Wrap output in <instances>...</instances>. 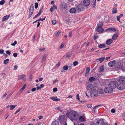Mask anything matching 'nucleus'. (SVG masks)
<instances>
[{
  "label": "nucleus",
  "instance_id": "1",
  "mask_svg": "<svg viewBox=\"0 0 125 125\" xmlns=\"http://www.w3.org/2000/svg\"><path fill=\"white\" fill-rule=\"evenodd\" d=\"M66 115L73 122L77 120L79 116V114L77 111L72 110L68 111Z\"/></svg>",
  "mask_w": 125,
  "mask_h": 125
},
{
  "label": "nucleus",
  "instance_id": "2",
  "mask_svg": "<svg viewBox=\"0 0 125 125\" xmlns=\"http://www.w3.org/2000/svg\"><path fill=\"white\" fill-rule=\"evenodd\" d=\"M115 64V67L116 69L119 70L121 69L122 70H123V66L124 64L123 62H119L117 63L116 62V63Z\"/></svg>",
  "mask_w": 125,
  "mask_h": 125
},
{
  "label": "nucleus",
  "instance_id": "3",
  "mask_svg": "<svg viewBox=\"0 0 125 125\" xmlns=\"http://www.w3.org/2000/svg\"><path fill=\"white\" fill-rule=\"evenodd\" d=\"M118 83L116 81H112L110 82L108 85V86L113 89L116 87Z\"/></svg>",
  "mask_w": 125,
  "mask_h": 125
},
{
  "label": "nucleus",
  "instance_id": "4",
  "mask_svg": "<svg viewBox=\"0 0 125 125\" xmlns=\"http://www.w3.org/2000/svg\"><path fill=\"white\" fill-rule=\"evenodd\" d=\"M98 92L97 90L95 89L92 90L90 93L91 96L93 97H95L98 95Z\"/></svg>",
  "mask_w": 125,
  "mask_h": 125
},
{
  "label": "nucleus",
  "instance_id": "5",
  "mask_svg": "<svg viewBox=\"0 0 125 125\" xmlns=\"http://www.w3.org/2000/svg\"><path fill=\"white\" fill-rule=\"evenodd\" d=\"M34 10V6L33 4L31 5V6L30 8L29 9V15L28 16V19L30 18L31 17V15L33 14V12Z\"/></svg>",
  "mask_w": 125,
  "mask_h": 125
},
{
  "label": "nucleus",
  "instance_id": "6",
  "mask_svg": "<svg viewBox=\"0 0 125 125\" xmlns=\"http://www.w3.org/2000/svg\"><path fill=\"white\" fill-rule=\"evenodd\" d=\"M83 6L81 4L78 5L77 7V10L78 11H81L83 10L84 8Z\"/></svg>",
  "mask_w": 125,
  "mask_h": 125
},
{
  "label": "nucleus",
  "instance_id": "7",
  "mask_svg": "<svg viewBox=\"0 0 125 125\" xmlns=\"http://www.w3.org/2000/svg\"><path fill=\"white\" fill-rule=\"evenodd\" d=\"M90 4V0H84L83 2V5L84 7L88 6Z\"/></svg>",
  "mask_w": 125,
  "mask_h": 125
},
{
  "label": "nucleus",
  "instance_id": "8",
  "mask_svg": "<svg viewBox=\"0 0 125 125\" xmlns=\"http://www.w3.org/2000/svg\"><path fill=\"white\" fill-rule=\"evenodd\" d=\"M116 63V61L114 60L111 61L109 62L108 63V65L110 67H115Z\"/></svg>",
  "mask_w": 125,
  "mask_h": 125
},
{
  "label": "nucleus",
  "instance_id": "9",
  "mask_svg": "<svg viewBox=\"0 0 125 125\" xmlns=\"http://www.w3.org/2000/svg\"><path fill=\"white\" fill-rule=\"evenodd\" d=\"M65 117V116L64 115H61L59 117L58 119L60 123H62L66 121Z\"/></svg>",
  "mask_w": 125,
  "mask_h": 125
},
{
  "label": "nucleus",
  "instance_id": "10",
  "mask_svg": "<svg viewBox=\"0 0 125 125\" xmlns=\"http://www.w3.org/2000/svg\"><path fill=\"white\" fill-rule=\"evenodd\" d=\"M117 81L121 83L125 84V77H119L117 78Z\"/></svg>",
  "mask_w": 125,
  "mask_h": 125
},
{
  "label": "nucleus",
  "instance_id": "11",
  "mask_svg": "<svg viewBox=\"0 0 125 125\" xmlns=\"http://www.w3.org/2000/svg\"><path fill=\"white\" fill-rule=\"evenodd\" d=\"M117 88L119 90L124 89H125V84L121 83L118 85Z\"/></svg>",
  "mask_w": 125,
  "mask_h": 125
},
{
  "label": "nucleus",
  "instance_id": "12",
  "mask_svg": "<svg viewBox=\"0 0 125 125\" xmlns=\"http://www.w3.org/2000/svg\"><path fill=\"white\" fill-rule=\"evenodd\" d=\"M104 91L106 93H111L113 92V89L109 87H108L105 88L104 89Z\"/></svg>",
  "mask_w": 125,
  "mask_h": 125
},
{
  "label": "nucleus",
  "instance_id": "13",
  "mask_svg": "<svg viewBox=\"0 0 125 125\" xmlns=\"http://www.w3.org/2000/svg\"><path fill=\"white\" fill-rule=\"evenodd\" d=\"M103 124L104 121L103 119H101L97 121L95 125H103Z\"/></svg>",
  "mask_w": 125,
  "mask_h": 125
},
{
  "label": "nucleus",
  "instance_id": "14",
  "mask_svg": "<svg viewBox=\"0 0 125 125\" xmlns=\"http://www.w3.org/2000/svg\"><path fill=\"white\" fill-rule=\"evenodd\" d=\"M18 79L19 80L22 79L24 81H25L26 80V76L25 74L20 75L18 77Z\"/></svg>",
  "mask_w": 125,
  "mask_h": 125
},
{
  "label": "nucleus",
  "instance_id": "15",
  "mask_svg": "<svg viewBox=\"0 0 125 125\" xmlns=\"http://www.w3.org/2000/svg\"><path fill=\"white\" fill-rule=\"evenodd\" d=\"M67 7V5L66 3L64 2H63L61 5L60 8L61 9H66Z\"/></svg>",
  "mask_w": 125,
  "mask_h": 125
},
{
  "label": "nucleus",
  "instance_id": "16",
  "mask_svg": "<svg viewBox=\"0 0 125 125\" xmlns=\"http://www.w3.org/2000/svg\"><path fill=\"white\" fill-rule=\"evenodd\" d=\"M116 31L115 29L114 28H109L106 29L105 31L107 32H115Z\"/></svg>",
  "mask_w": 125,
  "mask_h": 125
},
{
  "label": "nucleus",
  "instance_id": "17",
  "mask_svg": "<svg viewBox=\"0 0 125 125\" xmlns=\"http://www.w3.org/2000/svg\"><path fill=\"white\" fill-rule=\"evenodd\" d=\"M92 88V84L91 83H88L87 84V90H88Z\"/></svg>",
  "mask_w": 125,
  "mask_h": 125
},
{
  "label": "nucleus",
  "instance_id": "18",
  "mask_svg": "<svg viewBox=\"0 0 125 125\" xmlns=\"http://www.w3.org/2000/svg\"><path fill=\"white\" fill-rule=\"evenodd\" d=\"M113 40L111 39H108L106 41L105 43L107 45H109L113 42Z\"/></svg>",
  "mask_w": 125,
  "mask_h": 125
},
{
  "label": "nucleus",
  "instance_id": "19",
  "mask_svg": "<svg viewBox=\"0 0 125 125\" xmlns=\"http://www.w3.org/2000/svg\"><path fill=\"white\" fill-rule=\"evenodd\" d=\"M97 29H96V31L99 32H101L104 31V29L102 27H97Z\"/></svg>",
  "mask_w": 125,
  "mask_h": 125
},
{
  "label": "nucleus",
  "instance_id": "20",
  "mask_svg": "<svg viewBox=\"0 0 125 125\" xmlns=\"http://www.w3.org/2000/svg\"><path fill=\"white\" fill-rule=\"evenodd\" d=\"M10 14L8 15H6L2 19V21H4L6 20H7L10 17Z\"/></svg>",
  "mask_w": 125,
  "mask_h": 125
},
{
  "label": "nucleus",
  "instance_id": "21",
  "mask_svg": "<svg viewBox=\"0 0 125 125\" xmlns=\"http://www.w3.org/2000/svg\"><path fill=\"white\" fill-rule=\"evenodd\" d=\"M76 11V9L75 8H72L70 9L69 12L71 13H75Z\"/></svg>",
  "mask_w": 125,
  "mask_h": 125
},
{
  "label": "nucleus",
  "instance_id": "22",
  "mask_svg": "<svg viewBox=\"0 0 125 125\" xmlns=\"http://www.w3.org/2000/svg\"><path fill=\"white\" fill-rule=\"evenodd\" d=\"M59 122L56 120H54L52 122L51 125H59Z\"/></svg>",
  "mask_w": 125,
  "mask_h": 125
},
{
  "label": "nucleus",
  "instance_id": "23",
  "mask_svg": "<svg viewBox=\"0 0 125 125\" xmlns=\"http://www.w3.org/2000/svg\"><path fill=\"white\" fill-rule=\"evenodd\" d=\"M79 120L80 122H84L85 121V119L84 116H80L79 117Z\"/></svg>",
  "mask_w": 125,
  "mask_h": 125
},
{
  "label": "nucleus",
  "instance_id": "24",
  "mask_svg": "<svg viewBox=\"0 0 125 125\" xmlns=\"http://www.w3.org/2000/svg\"><path fill=\"white\" fill-rule=\"evenodd\" d=\"M118 36V34H114L113 35L112 38V39L114 40H115L117 38Z\"/></svg>",
  "mask_w": 125,
  "mask_h": 125
},
{
  "label": "nucleus",
  "instance_id": "25",
  "mask_svg": "<svg viewBox=\"0 0 125 125\" xmlns=\"http://www.w3.org/2000/svg\"><path fill=\"white\" fill-rule=\"evenodd\" d=\"M117 11V9L115 8H114L113 9V10L112 11V13L113 14L116 13Z\"/></svg>",
  "mask_w": 125,
  "mask_h": 125
},
{
  "label": "nucleus",
  "instance_id": "26",
  "mask_svg": "<svg viewBox=\"0 0 125 125\" xmlns=\"http://www.w3.org/2000/svg\"><path fill=\"white\" fill-rule=\"evenodd\" d=\"M105 47L106 46L104 44H100L99 45H98V47L102 48H105Z\"/></svg>",
  "mask_w": 125,
  "mask_h": 125
},
{
  "label": "nucleus",
  "instance_id": "27",
  "mask_svg": "<svg viewBox=\"0 0 125 125\" xmlns=\"http://www.w3.org/2000/svg\"><path fill=\"white\" fill-rule=\"evenodd\" d=\"M50 98L54 101H57L60 100V99H58L57 97H51Z\"/></svg>",
  "mask_w": 125,
  "mask_h": 125
},
{
  "label": "nucleus",
  "instance_id": "28",
  "mask_svg": "<svg viewBox=\"0 0 125 125\" xmlns=\"http://www.w3.org/2000/svg\"><path fill=\"white\" fill-rule=\"evenodd\" d=\"M96 3V0H93L92 3V6L94 8H95Z\"/></svg>",
  "mask_w": 125,
  "mask_h": 125
},
{
  "label": "nucleus",
  "instance_id": "29",
  "mask_svg": "<svg viewBox=\"0 0 125 125\" xmlns=\"http://www.w3.org/2000/svg\"><path fill=\"white\" fill-rule=\"evenodd\" d=\"M101 106V105H99L96 106L95 107L93 108V111L95 112V109L96 108H97L98 107H100Z\"/></svg>",
  "mask_w": 125,
  "mask_h": 125
},
{
  "label": "nucleus",
  "instance_id": "30",
  "mask_svg": "<svg viewBox=\"0 0 125 125\" xmlns=\"http://www.w3.org/2000/svg\"><path fill=\"white\" fill-rule=\"evenodd\" d=\"M72 53L71 52H68L67 53L66 57V58H69L71 56Z\"/></svg>",
  "mask_w": 125,
  "mask_h": 125
},
{
  "label": "nucleus",
  "instance_id": "31",
  "mask_svg": "<svg viewBox=\"0 0 125 125\" xmlns=\"http://www.w3.org/2000/svg\"><path fill=\"white\" fill-rule=\"evenodd\" d=\"M105 58L104 57H102L101 58H99L97 60H98L100 63H101L104 61Z\"/></svg>",
  "mask_w": 125,
  "mask_h": 125
},
{
  "label": "nucleus",
  "instance_id": "32",
  "mask_svg": "<svg viewBox=\"0 0 125 125\" xmlns=\"http://www.w3.org/2000/svg\"><path fill=\"white\" fill-rule=\"evenodd\" d=\"M103 23L102 22H100L97 24V27H102V26L103 25Z\"/></svg>",
  "mask_w": 125,
  "mask_h": 125
},
{
  "label": "nucleus",
  "instance_id": "33",
  "mask_svg": "<svg viewBox=\"0 0 125 125\" xmlns=\"http://www.w3.org/2000/svg\"><path fill=\"white\" fill-rule=\"evenodd\" d=\"M44 6L43 5L40 8V10L38 12V13L41 14V13L42 12L43 10L42 9L44 8Z\"/></svg>",
  "mask_w": 125,
  "mask_h": 125
},
{
  "label": "nucleus",
  "instance_id": "34",
  "mask_svg": "<svg viewBox=\"0 0 125 125\" xmlns=\"http://www.w3.org/2000/svg\"><path fill=\"white\" fill-rule=\"evenodd\" d=\"M65 23L66 26H68L70 24V21L68 20H65Z\"/></svg>",
  "mask_w": 125,
  "mask_h": 125
},
{
  "label": "nucleus",
  "instance_id": "35",
  "mask_svg": "<svg viewBox=\"0 0 125 125\" xmlns=\"http://www.w3.org/2000/svg\"><path fill=\"white\" fill-rule=\"evenodd\" d=\"M104 65L101 66L98 69L99 70H104Z\"/></svg>",
  "mask_w": 125,
  "mask_h": 125
},
{
  "label": "nucleus",
  "instance_id": "36",
  "mask_svg": "<svg viewBox=\"0 0 125 125\" xmlns=\"http://www.w3.org/2000/svg\"><path fill=\"white\" fill-rule=\"evenodd\" d=\"M47 57V55L46 54H45L43 56V57L42 58V61H41V62H42V61L43 62L44 61L45 59Z\"/></svg>",
  "mask_w": 125,
  "mask_h": 125
},
{
  "label": "nucleus",
  "instance_id": "37",
  "mask_svg": "<svg viewBox=\"0 0 125 125\" xmlns=\"http://www.w3.org/2000/svg\"><path fill=\"white\" fill-rule=\"evenodd\" d=\"M95 78L94 77H91L89 78V81L90 82H93L95 81Z\"/></svg>",
  "mask_w": 125,
  "mask_h": 125
},
{
  "label": "nucleus",
  "instance_id": "38",
  "mask_svg": "<svg viewBox=\"0 0 125 125\" xmlns=\"http://www.w3.org/2000/svg\"><path fill=\"white\" fill-rule=\"evenodd\" d=\"M26 86V85L25 84L21 88V89L20 90V91H21V92H22L24 89L25 88Z\"/></svg>",
  "mask_w": 125,
  "mask_h": 125
},
{
  "label": "nucleus",
  "instance_id": "39",
  "mask_svg": "<svg viewBox=\"0 0 125 125\" xmlns=\"http://www.w3.org/2000/svg\"><path fill=\"white\" fill-rule=\"evenodd\" d=\"M9 59H7L4 61V63L5 64H7L9 62Z\"/></svg>",
  "mask_w": 125,
  "mask_h": 125
},
{
  "label": "nucleus",
  "instance_id": "40",
  "mask_svg": "<svg viewBox=\"0 0 125 125\" xmlns=\"http://www.w3.org/2000/svg\"><path fill=\"white\" fill-rule=\"evenodd\" d=\"M17 105H11L10 106V109L11 110H13L16 106Z\"/></svg>",
  "mask_w": 125,
  "mask_h": 125
},
{
  "label": "nucleus",
  "instance_id": "41",
  "mask_svg": "<svg viewBox=\"0 0 125 125\" xmlns=\"http://www.w3.org/2000/svg\"><path fill=\"white\" fill-rule=\"evenodd\" d=\"M5 2L4 0H2L0 1V4L1 5L3 4Z\"/></svg>",
  "mask_w": 125,
  "mask_h": 125
},
{
  "label": "nucleus",
  "instance_id": "42",
  "mask_svg": "<svg viewBox=\"0 0 125 125\" xmlns=\"http://www.w3.org/2000/svg\"><path fill=\"white\" fill-rule=\"evenodd\" d=\"M61 33V31H58L56 33V36L57 37L58 36H59V34Z\"/></svg>",
  "mask_w": 125,
  "mask_h": 125
},
{
  "label": "nucleus",
  "instance_id": "43",
  "mask_svg": "<svg viewBox=\"0 0 125 125\" xmlns=\"http://www.w3.org/2000/svg\"><path fill=\"white\" fill-rule=\"evenodd\" d=\"M68 68V67L67 66H64L63 67V69L65 70H67Z\"/></svg>",
  "mask_w": 125,
  "mask_h": 125
},
{
  "label": "nucleus",
  "instance_id": "44",
  "mask_svg": "<svg viewBox=\"0 0 125 125\" xmlns=\"http://www.w3.org/2000/svg\"><path fill=\"white\" fill-rule=\"evenodd\" d=\"M78 62L77 61H75L73 63V65L74 66H76L78 64Z\"/></svg>",
  "mask_w": 125,
  "mask_h": 125
},
{
  "label": "nucleus",
  "instance_id": "45",
  "mask_svg": "<svg viewBox=\"0 0 125 125\" xmlns=\"http://www.w3.org/2000/svg\"><path fill=\"white\" fill-rule=\"evenodd\" d=\"M41 14H39V13H38V14H37V15H35L33 18V19H35L36 18H37V17H38L39 15H40Z\"/></svg>",
  "mask_w": 125,
  "mask_h": 125
},
{
  "label": "nucleus",
  "instance_id": "46",
  "mask_svg": "<svg viewBox=\"0 0 125 125\" xmlns=\"http://www.w3.org/2000/svg\"><path fill=\"white\" fill-rule=\"evenodd\" d=\"M38 6V4L37 2H36L35 3V8L36 9H37Z\"/></svg>",
  "mask_w": 125,
  "mask_h": 125
},
{
  "label": "nucleus",
  "instance_id": "47",
  "mask_svg": "<svg viewBox=\"0 0 125 125\" xmlns=\"http://www.w3.org/2000/svg\"><path fill=\"white\" fill-rule=\"evenodd\" d=\"M56 109H57L59 110L60 112H62V110L61 109L60 107H56Z\"/></svg>",
  "mask_w": 125,
  "mask_h": 125
},
{
  "label": "nucleus",
  "instance_id": "48",
  "mask_svg": "<svg viewBox=\"0 0 125 125\" xmlns=\"http://www.w3.org/2000/svg\"><path fill=\"white\" fill-rule=\"evenodd\" d=\"M56 20H53L52 22V24L53 25L55 24L56 23Z\"/></svg>",
  "mask_w": 125,
  "mask_h": 125
},
{
  "label": "nucleus",
  "instance_id": "49",
  "mask_svg": "<svg viewBox=\"0 0 125 125\" xmlns=\"http://www.w3.org/2000/svg\"><path fill=\"white\" fill-rule=\"evenodd\" d=\"M57 91V89L56 88H54L53 89V91L54 92H55Z\"/></svg>",
  "mask_w": 125,
  "mask_h": 125
},
{
  "label": "nucleus",
  "instance_id": "50",
  "mask_svg": "<svg viewBox=\"0 0 125 125\" xmlns=\"http://www.w3.org/2000/svg\"><path fill=\"white\" fill-rule=\"evenodd\" d=\"M13 55L14 57H16L17 56L18 54L16 53H13Z\"/></svg>",
  "mask_w": 125,
  "mask_h": 125
},
{
  "label": "nucleus",
  "instance_id": "51",
  "mask_svg": "<svg viewBox=\"0 0 125 125\" xmlns=\"http://www.w3.org/2000/svg\"><path fill=\"white\" fill-rule=\"evenodd\" d=\"M52 8H53V9H57V6H56L55 5H54L52 7Z\"/></svg>",
  "mask_w": 125,
  "mask_h": 125
},
{
  "label": "nucleus",
  "instance_id": "52",
  "mask_svg": "<svg viewBox=\"0 0 125 125\" xmlns=\"http://www.w3.org/2000/svg\"><path fill=\"white\" fill-rule=\"evenodd\" d=\"M14 70H15L17 68L18 66L16 65L14 66Z\"/></svg>",
  "mask_w": 125,
  "mask_h": 125
},
{
  "label": "nucleus",
  "instance_id": "53",
  "mask_svg": "<svg viewBox=\"0 0 125 125\" xmlns=\"http://www.w3.org/2000/svg\"><path fill=\"white\" fill-rule=\"evenodd\" d=\"M61 64L60 62H58V63L56 64V66L58 67Z\"/></svg>",
  "mask_w": 125,
  "mask_h": 125
},
{
  "label": "nucleus",
  "instance_id": "54",
  "mask_svg": "<svg viewBox=\"0 0 125 125\" xmlns=\"http://www.w3.org/2000/svg\"><path fill=\"white\" fill-rule=\"evenodd\" d=\"M58 81L57 79L55 80L53 82V84H55L56 82H58Z\"/></svg>",
  "mask_w": 125,
  "mask_h": 125
},
{
  "label": "nucleus",
  "instance_id": "55",
  "mask_svg": "<svg viewBox=\"0 0 125 125\" xmlns=\"http://www.w3.org/2000/svg\"><path fill=\"white\" fill-rule=\"evenodd\" d=\"M76 99L78 100H79L80 99V98L79 97V95L78 94H77Z\"/></svg>",
  "mask_w": 125,
  "mask_h": 125
},
{
  "label": "nucleus",
  "instance_id": "56",
  "mask_svg": "<svg viewBox=\"0 0 125 125\" xmlns=\"http://www.w3.org/2000/svg\"><path fill=\"white\" fill-rule=\"evenodd\" d=\"M45 49V48H43L42 49H40L39 50L40 52H43L44 51Z\"/></svg>",
  "mask_w": 125,
  "mask_h": 125
},
{
  "label": "nucleus",
  "instance_id": "57",
  "mask_svg": "<svg viewBox=\"0 0 125 125\" xmlns=\"http://www.w3.org/2000/svg\"><path fill=\"white\" fill-rule=\"evenodd\" d=\"M2 75H3V76L2 77V78L4 79H5L6 78V75L5 74H2Z\"/></svg>",
  "mask_w": 125,
  "mask_h": 125
},
{
  "label": "nucleus",
  "instance_id": "58",
  "mask_svg": "<svg viewBox=\"0 0 125 125\" xmlns=\"http://www.w3.org/2000/svg\"><path fill=\"white\" fill-rule=\"evenodd\" d=\"M4 50L2 49H0V53L3 54V53Z\"/></svg>",
  "mask_w": 125,
  "mask_h": 125
},
{
  "label": "nucleus",
  "instance_id": "59",
  "mask_svg": "<svg viewBox=\"0 0 125 125\" xmlns=\"http://www.w3.org/2000/svg\"><path fill=\"white\" fill-rule=\"evenodd\" d=\"M72 31H71L69 33V36L70 37H72Z\"/></svg>",
  "mask_w": 125,
  "mask_h": 125
},
{
  "label": "nucleus",
  "instance_id": "60",
  "mask_svg": "<svg viewBox=\"0 0 125 125\" xmlns=\"http://www.w3.org/2000/svg\"><path fill=\"white\" fill-rule=\"evenodd\" d=\"M6 53L10 55L11 54V53L8 50L7 51H6Z\"/></svg>",
  "mask_w": 125,
  "mask_h": 125
},
{
  "label": "nucleus",
  "instance_id": "61",
  "mask_svg": "<svg viewBox=\"0 0 125 125\" xmlns=\"http://www.w3.org/2000/svg\"><path fill=\"white\" fill-rule=\"evenodd\" d=\"M100 94H102L103 93V90L102 89H101L100 90V91H99Z\"/></svg>",
  "mask_w": 125,
  "mask_h": 125
},
{
  "label": "nucleus",
  "instance_id": "62",
  "mask_svg": "<svg viewBox=\"0 0 125 125\" xmlns=\"http://www.w3.org/2000/svg\"><path fill=\"white\" fill-rule=\"evenodd\" d=\"M7 94V93H5V94L2 97V98H4L6 97V96Z\"/></svg>",
  "mask_w": 125,
  "mask_h": 125
},
{
  "label": "nucleus",
  "instance_id": "63",
  "mask_svg": "<svg viewBox=\"0 0 125 125\" xmlns=\"http://www.w3.org/2000/svg\"><path fill=\"white\" fill-rule=\"evenodd\" d=\"M62 125H67V124L66 122V121L62 123Z\"/></svg>",
  "mask_w": 125,
  "mask_h": 125
},
{
  "label": "nucleus",
  "instance_id": "64",
  "mask_svg": "<svg viewBox=\"0 0 125 125\" xmlns=\"http://www.w3.org/2000/svg\"><path fill=\"white\" fill-rule=\"evenodd\" d=\"M111 111L112 113H114L115 112V110L114 109H112L111 110Z\"/></svg>",
  "mask_w": 125,
  "mask_h": 125
}]
</instances>
